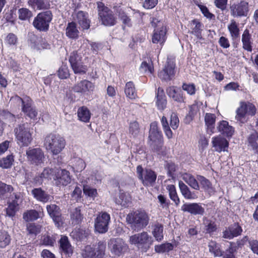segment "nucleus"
Here are the masks:
<instances>
[{"instance_id": "obj_12", "label": "nucleus", "mask_w": 258, "mask_h": 258, "mask_svg": "<svg viewBox=\"0 0 258 258\" xmlns=\"http://www.w3.org/2000/svg\"><path fill=\"white\" fill-rule=\"evenodd\" d=\"M27 160L32 165H39L43 163L45 159L44 154L40 148H29L26 152Z\"/></svg>"}, {"instance_id": "obj_9", "label": "nucleus", "mask_w": 258, "mask_h": 258, "mask_svg": "<svg viewBox=\"0 0 258 258\" xmlns=\"http://www.w3.org/2000/svg\"><path fill=\"white\" fill-rule=\"evenodd\" d=\"M97 5L98 15L102 23L105 26L114 25L115 24L116 21L112 12L101 2H98Z\"/></svg>"}, {"instance_id": "obj_45", "label": "nucleus", "mask_w": 258, "mask_h": 258, "mask_svg": "<svg viewBox=\"0 0 258 258\" xmlns=\"http://www.w3.org/2000/svg\"><path fill=\"white\" fill-rule=\"evenodd\" d=\"M152 234L157 241H161L163 239V225L159 223L155 224L153 226Z\"/></svg>"}, {"instance_id": "obj_32", "label": "nucleus", "mask_w": 258, "mask_h": 258, "mask_svg": "<svg viewBox=\"0 0 258 258\" xmlns=\"http://www.w3.org/2000/svg\"><path fill=\"white\" fill-rule=\"evenodd\" d=\"M178 185L181 193L185 199L194 200L198 198L196 194L194 191H190L189 188L182 181H179Z\"/></svg>"}, {"instance_id": "obj_43", "label": "nucleus", "mask_w": 258, "mask_h": 258, "mask_svg": "<svg viewBox=\"0 0 258 258\" xmlns=\"http://www.w3.org/2000/svg\"><path fill=\"white\" fill-rule=\"evenodd\" d=\"M197 179L201 183L202 187L206 191L209 193H213L214 192V188L213 187L211 182L204 176L198 175Z\"/></svg>"}, {"instance_id": "obj_39", "label": "nucleus", "mask_w": 258, "mask_h": 258, "mask_svg": "<svg viewBox=\"0 0 258 258\" xmlns=\"http://www.w3.org/2000/svg\"><path fill=\"white\" fill-rule=\"evenodd\" d=\"M124 93L126 96L131 99H135L137 97V92L133 82L130 81L126 83Z\"/></svg>"}, {"instance_id": "obj_40", "label": "nucleus", "mask_w": 258, "mask_h": 258, "mask_svg": "<svg viewBox=\"0 0 258 258\" xmlns=\"http://www.w3.org/2000/svg\"><path fill=\"white\" fill-rule=\"evenodd\" d=\"M71 220L73 224H80L83 218V215L81 213L80 208H76L73 209L70 214Z\"/></svg>"}, {"instance_id": "obj_52", "label": "nucleus", "mask_w": 258, "mask_h": 258, "mask_svg": "<svg viewBox=\"0 0 258 258\" xmlns=\"http://www.w3.org/2000/svg\"><path fill=\"white\" fill-rule=\"evenodd\" d=\"M173 246L170 243H165L160 245L155 246V251L157 253H163L172 250Z\"/></svg>"}, {"instance_id": "obj_25", "label": "nucleus", "mask_w": 258, "mask_h": 258, "mask_svg": "<svg viewBox=\"0 0 258 258\" xmlns=\"http://www.w3.org/2000/svg\"><path fill=\"white\" fill-rule=\"evenodd\" d=\"M242 231V228L237 224H234L223 232V237L227 239H232L240 235Z\"/></svg>"}, {"instance_id": "obj_31", "label": "nucleus", "mask_w": 258, "mask_h": 258, "mask_svg": "<svg viewBox=\"0 0 258 258\" xmlns=\"http://www.w3.org/2000/svg\"><path fill=\"white\" fill-rule=\"evenodd\" d=\"M242 48L249 52L252 51V40L251 35L248 29H245L241 36Z\"/></svg>"}, {"instance_id": "obj_37", "label": "nucleus", "mask_w": 258, "mask_h": 258, "mask_svg": "<svg viewBox=\"0 0 258 258\" xmlns=\"http://www.w3.org/2000/svg\"><path fill=\"white\" fill-rule=\"evenodd\" d=\"M66 34L67 36L71 39H76L79 36V31L78 30L75 22L69 23L66 28Z\"/></svg>"}, {"instance_id": "obj_17", "label": "nucleus", "mask_w": 258, "mask_h": 258, "mask_svg": "<svg viewBox=\"0 0 258 258\" xmlns=\"http://www.w3.org/2000/svg\"><path fill=\"white\" fill-rule=\"evenodd\" d=\"M46 209L55 225L57 228L61 227L64 223V218L62 216L59 207L55 204H51L46 206Z\"/></svg>"}, {"instance_id": "obj_36", "label": "nucleus", "mask_w": 258, "mask_h": 258, "mask_svg": "<svg viewBox=\"0 0 258 258\" xmlns=\"http://www.w3.org/2000/svg\"><path fill=\"white\" fill-rule=\"evenodd\" d=\"M13 187L0 181V200H5L9 198Z\"/></svg>"}, {"instance_id": "obj_2", "label": "nucleus", "mask_w": 258, "mask_h": 258, "mask_svg": "<svg viewBox=\"0 0 258 258\" xmlns=\"http://www.w3.org/2000/svg\"><path fill=\"white\" fill-rule=\"evenodd\" d=\"M256 112L255 105L249 102L242 101L236 110L235 119L240 125L245 123L249 119V116H254Z\"/></svg>"}, {"instance_id": "obj_54", "label": "nucleus", "mask_w": 258, "mask_h": 258, "mask_svg": "<svg viewBox=\"0 0 258 258\" xmlns=\"http://www.w3.org/2000/svg\"><path fill=\"white\" fill-rule=\"evenodd\" d=\"M14 161V157L11 155H8L6 157L0 159V166L3 168H10Z\"/></svg>"}, {"instance_id": "obj_44", "label": "nucleus", "mask_w": 258, "mask_h": 258, "mask_svg": "<svg viewBox=\"0 0 258 258\" xmlns=\"http://www.w3.org/2000/svg\"><path fill=\"white\" fill-rule=\"evenodd\" d=\"M39 217V212L35 210H27L23 214V218L26 222L35 221Z\"/></svg>"}, {"instance_id": "obj_46", "label": "nucleus", "mask_w": 258, "mask_h": 258, "mask_svg": "<svg viewBox=\"0 0 258 258\" xmlns=\"http://www.w3.org/2000/svg\"><path fill=\"white\" fill-rule=\"evenodd\" d=\"M59 243L60 248L65 253L70 254L72 253V246L67 236L62 237L59 240Z\"/></svg>"}, {"instance_id": "obj_61", "label": "nucleus", "mask_w": 258, "mask_h": 258, "mask_svg": "<svg viewBox=\"0 0 258 258\" xmlns=\"http://www.w3.org/2000/svg\"><path fill=\"white\" fill-rule=\"evenodd\" d=\"M27 229L30 234L36 235L40 232L41 226L34 223H31L28 225Z\"/></svg>"}, {"instance_id": "obj_26", "label": "nucleus", "mask_w": 258, "mask_h": 258, "mask_svg": "<svg viewBox=\"0 0 258 258\" xmlns=\"http://www.w3.org/2000/svg\"><path fill=\"white\" fill-rule=\"evenodd\" d=\"M31 193L37 201L45 203L50 201L51 197L41 188H35L32 189Z\"/></svg>"}, {"instance_id": "obj_6", "label": "nucleus", "mask_w": 258, "mask_h": 258, "mask_svg": "<svg viewBox=\"0 0 258 258\" xmlns=\"http://www.w3.org/2000/svg\"><path fill=\"white\" fill-rule=\"evenodd\" d=\"M83 56L81 50L74 51L70 54L69 60L75 74H84L87 71V66L82 61Z\"/></svg>"}, {"instance_id": "obj_24", "label": "nucleus", "mask_w": 258, "mask_h": 258, "mask_svg": "<svg viewBox=\"0 0 258 258\" xmlns=\"http://www.w3.org/2000/svg\"><path fill=\"white\" fill-rule=\"evenodd\" d=\"M166 29L163 25L160 28L155 29L152 36L153 43H160L162 45L166 39Z\"/></svg>"}, {"instance_id": "obj_64", "label": "nucleus", "mask_w": 258, "mask_h": 258, "mask_svg": "<svg viewBox=\"0 0 258 258\" xmlns=\"http://www.w3.org/2000/svg\"><path fill=\"white\" fill-rule=\"evenodd\" d=\"M198 7L200 8L201 12L207 18L212 19L215 18L214 15L210 13L208 9L204 5L202 4H198Z\"/></svg>"}, {"instance_id": "obj_60", "label": "nucleus", "mask_w": 258, "mask_h": 258, "mask_svg": "<svg viewBox=\"0 0 258 258\" xmlns=\"http://www.w3.org/2000/svg\"><path fill=\"white\" fill-rule=\"evenodd\" d=\"M165 166L167 169V173L169 176L173 178L174 177V172L177 169V166L172 162H166Z\"/></svg>"}, {"instance_id": "obj_55", "label": "nucleus", "mask_w": 258, "mask_h": 258, "mask_svg": "<svg viewBox=\"0 0 258 258\" xmlns=\"http://www.w3.org/2000/svg\"><path fill=\"white\" fill-rule=\"evenodd\" d=\"M161 122L166 136L168 139H171L172 137V132L169 126L167 118L165 116H163Z\"/></svg>"}, {"instance_id": "obj_23", "label": "nucleus", "mask_w": 258, "mask_h": 258, "mask_svg": "<svg viewBox=\"0 0 258 258\" xmlns=\"http://www.w3.org/2000/svg\"><path fill=\"white\" fill-rule=\"evenodd\" d=\"M212 143L215 151L219 153L227 151L229 145L228 141L220 136L213 138Z\"/></svg>"}, {"instance_id": "obj_21", "label": "nucleus", "mask_w": 258, "mask_h": 258, "mask_svg": "<svg viewBox=\"0 0 258 258\" xmlns=\"http://www.w3.org/2000/svg\"><path fill=\"white\" fill-rule=\"evenodd\" d=\"M166 91L168 97L174 101L180 103L184 102L185 98L180 88L174 86H169Z\"/></svg>"}, {"instance_id": "obj_59", "label": "nucleus", "mask_w": 258, "mask_h": 258, "mask_svg": "<svg viewBox=\"0 0 258 258\" xmlns=\"http://www.w3.org/2000/svg\"><path fill=\"white\" fill-rule=\"evenodd\" d=\"M18 204L16 203L15 201L10 203L8 207L6 208V214L9 217H14L17 212V208Z\"/></svg>"}, {"instance_id": "obj_7", "label": "nucleus", "mask_w": 258, "mask_h": 258, "mask_svg": "<svg viewBox=\"0 0 258 258\" xmlns=\"http://www.w3.org/2000/svg\"><path fill=\"white\" fill-rule=\"evenodd\" d=\"M52 19V14L50 11H46L39 13L35 17L33 25L34 27L40 31H47L49 27V24Z\"/></svg>"}, {"instance_id": "obj_3", "label": "nucleus", "mask_w": 258, "mask_h": 258, "mask_svg": "<svg viewBox=\"0 0 258 258\" xmlns=\"http://www.w3.org/2000/svg\"><path fill=\"white\" fill-rule=\"evenodd\" d=\"M44 145L53 155H57L64 148L66 141L59 135L50 134L45 137Z\"/></svg>"}, {"instance_id": "obj_34", "label": "nucleus", "mask_w": 258, "mask_h": 258, "mask_svg": "<svg viewBox=\"0 0 258 258\" xmlns=\"http://www.w3.org/2000/svg\"><path fill=\"white\" fill-rule=\"evenodd\" d=\"M131 201L132 197L128 193L120 192L118 198L115 199V202L122 208H126L131 203Z\"/></svg>"}, {"instance_id": "obj_63", "label": "nucleus", "mask_w": 258, "mask_h": 258, "mask_svg": "<svg viewBox=\"0 0 258 258\" xmlns=\"http://www.w3.org/2000/svg\"><path fill=\"white\" fill-rule=\"evenodd\" d=\"M182 88L190 95H194L196 93V86L194 84L183 83Z\"/></svg>"}, {"instance_id": "obj_18", "label": "nucleus", "mask_w": 258, "mask_h": 258, "mask_svg": "<svg viewBox=\"0 0 258 258\" xmlns=\"http://www.w3.org/2000/svg\"><path fill=\"white\" fill-rule=\"evenodd\" d=\"M108 246L112 253L120 256L128 249L127 245L120 238H112L108 242Z\"/></svg>"}, {"instance_id": "obj_50", "label": "nucleus", "mask_w": 258, "mask_h": 258, "mask_svg": "<svg viewBox=\"0 0 258 258\" xmlns=\"http://www.w3.org/2000/svg\"><path fill=\"white\" fill-rule=\"evenodd\" d=\"M167 189L168 190L171 200L175 203L176 205H178L180 203V200L177 196L175 186L173 185H168L167 186Z\"/></svg>"}, {"instance_id": "obj_53", "label": "nucleus", "mask_w": 258, "mask_h": 258, "mask_svg": "<svg viewBox=\"0 0 258 258\" xmlns=\"http://www.w3.org/2000/svg\"><path fill=\"white\" fill-rule=\"evenodd\" d=\"M19 19L21 20H27L32 17V13L27 8H21L18 11Z\"/></svg>"}, {"instance_id": "obj_28", "label": "nucleus", "mask_w": 258, "mask_h": 258, "mask_svg": "<svg viewBox=\"0 0 258 258\" xmlns=\"http://www.w3.org/2000/svg\"><path fill=\"white\" fill-rule=\"evenodd\" d=\"M216 118V116L215 114L207 113L205 115V122L207 126V132L210 135L215 132Z\"/></svg>"}, {"instance_id": "obj_56", "label": "nucleus", "mask_w": 258, "mask_h": 258, "mask_svg": "<svg viewBox=\"0 0 258 258\" xmlns=\"http://www.w3.org/2000/svg\"><path fill=\"white\" fill-rule=\"evenodd\" d=\"M204 224L206 233L211 234L217 229L216 225L214 222L205 219L204 221Z\"/></svg>"}, {"instance_id": "obj_30", "label": "nucleus", "mask_w": 258, "mask_h": 258, "mask_svg": "<svg viewBox=\"0 0 258 258\" xmlns=\"http://www.w3.org/2000/svg\"><path fill=\"white\" fill-rule=\"evenodd\" d=\"M217 128L219 132L228 137H231L234 132V128L229 125L228 122L225 120L220 121Z\"/></svg>"}, {"instance_id": "obj_29", "label": "nucleus", "mask_w": 258, "mask_h": 258, "mask_svg": "<svg viewBox=\"0 0 258 258\" xmlns=\"http://www.w3.org/2000/svg\"><path fill=\"white\" fill-rule=\"evenodd\" d=\"M156 104L157 108L159 110H164L166 107L167 100L164 91L161 88H158L156 93Z\"/></svg>"}, {"instance_id": "obj_22", "label": "nucleus", "mask_w": 258, "mask_h": 258, "mask_svg": "<svg viewBox=\"0 0 258 258\" xmlns=\"http://www.w3.org/2000/svg\"><path fill=\"white\" fill-rule=\"evenodd\" d=\"M54 179L57 185L66 186L70 183L71 178L70 172L65 169H57Z\"/></svg>"}, {"instance_id": "obj_4", "label": "nucleus", "mask_w": 258, "mask_h": 258, "mask_svg": "<svg viewBox=\"0 0 258 258\" xmlns=\"http://www.w3.org/2000/svg\"><path fill=\"white\" fill-rule=\"evenodd\" d=\"M106 244L103 241H99L93 245H88L82 249V258H103L105 254Z\"/></svg>"}, {"instance_id": "obj_5", "label": "nucleus", "mask_w": 258, "mask_h": 258, "mask_svg": "<svg viewBox=\"0 0 258 258\" xmlns=\"http://www.w3.org/2000/svg\"><path fill=\"white\" fill-rule=\"evenodd\" d=\"M14 133L18 143L23 146H28L32 140L28 123L20 124L14 128Z\"/></svg>"}, {"instance_id": "obj_35", "label": "nucleus", "mask_w": 258, "mask_h": 258, "mask_svg": "<svg viewBox=\"0 0 258 258\" xmlns=\"http://www.w3.org/2000/svg\"><path fill=\"white\" fill-rule=\"evenodd\" d=\"M182 179L191 188L195 190H199L200 186L196 179L192 174L190 173H184L182 175Z\"/></svg>"}, {"instance_id": "obj_47", "label": "nucleus", "mask_w": 258, "mask_h": 258, "mask_svg": "<svg viewBox=\"0 0 258 258\" xmlns=\"http://www.w3.org/2000/svg\"><path fill=\"white\" fill-rule=\"evenodd\" d=\"M228 29L232 39H235L239 36V30L238 25L234 20H232L228 26Z\"/></svg>"}, {"instance_id": "obj_51", "label": "nucleus", "mask_w": 258, "mask_h": 258, "mask_svg": "<svg viewBox=\"0 0 258 258\" xmlns=\"http://www.w3.org/2000/svg\"><path fill=\"white\" fill-rule=\"evenodd\" d=\"M28 4L33 9L36 8L38 10L46 9L48 7V5L43 0H29Z\"/></svg>"}, {"instance_id": "obj_11", "label": "nucleus", "mask_w": 258, "mask_h": 258, "mask_svg": "<svg viewBox=\"0 0 258 258\" xmlns=\"http://www.w3.org/2000/svg\"><path fill=\"white\" fill-rule=\"evenodd\" d=\"M137 173L144 186H152L156 181L157 175L150 169L144 170L141 165H139L137 167Z\"/></svg>"}, {"instance_id": "obj_42", "label": "nucleus", "mask_w": 258, "mask_h": 258, "mask_svg": "<svg viewBox=\"0 0 258 258\" xmlns=\"http://www.w3.org/2000/svg\"><path fill=\"white\" fill-rule=\"evenodd\" d=\"M139 70L142 74H153L154 67L152 61L150 59H148V60L143 61L140 67Z\"/></svg>"}, {"instance_id": "obj_58", "label": "nucleus", "mask_w": 258, "mask_h": 258, "mask_svg": "<svg viewBox=\"0 0 258 258\" xmlns=\"http://www.w3.org/2000/svg\"><path fill=\"white\" fill-rule=\"evenodd\" d=\"M57 75L61 79H67L70 76L69 70L67 65H62L57 71Z\"/></svg>"}, {"instance_id": "obj_16", "label": "nucleus", "mask_w": 258, "mask_h": 258, "mask_svg": "<svg viewBox=\"0 0 258 258\" xmlns=\"http://www.w3.org/2000/svg\"><path fill=\"white\" fill-rule=\"evenodd\" d=\"M175 63L171 59H167L162 70L158 73V77L162 80L165 81L171 80L175 74Z\"/></svg>"}, {"instance_id": "obj_62", "label": "nucleus", "mask_w": 258, "mask_h": 258, "mask_svg": "<svg viewBox=\"0 0 258 258\" xmlns=\"http://www.w3.org/2000/svg\"><path fill=\"white\" fill-rule=\"evenodd\" d=\"M157 198L160 203V206L163 209L167 210L169 206V201L167 200L166 198L162 195H159Z\"/></svg>"}, {"instance_id": "obj_33", "label": "nucleus", "mask_w": 258, "mask_h": 258, "mask_svg": "<svg viewBox=\"0 0 258 258\" xmlns=\"http://www.w3.org/2000/svg\"><path fill=\"white\" fill-rule=\"evenodd\" d=\"M189 27L192 30L191 33L195 35L198 39H201V32L203 30V25L198 20H193L189 24Z\"/></svg>"}, {"instance_id": "obj_15", "label": "nucleus", "mask_w": 258, "mask_h": 258, "mask_svg": "<svg viewBox=\"0 0 258 258\" xmlns=\"http://www.w3.org/2000/svg\"><path fill=\"white\" fill-rule=\"evenodd\" d=\"M230 10L234 17H245L249 12L248 3L243 0L234 3L230 6Z\"/></svg>"}, {"instance_id": "obj_19", "label": "nucleus", "mask_w": 258, "mask_h": 258, "mask_svg": "<svg viewBox=\"0 0 258 258\" xmlns=\"http://www.w3.org/2000/svg\"><path fill=\"white\" fill-rule=\"evenodd\" d=\"M94 83L87 80H83L78 82L73 87L74 92L82 94H89L95 89Z\"/></svg>"}, {"instance_id": "obj_48", "label": "nucleus", "mask_w": 258, "mask_h": 258, "mask_svg": "<svg viewBox=\"0 0 258 258\" xmlns=\"http://www.w3.org/2000/svg\"><path fill=\"white\" fill-rule=\"evenodd\" d=\"M209 251L213 254L214 256L218 257L222 255L220 245L214 241H211L208 244Z\"/></svg>"}, {"instance_id": "obj_10", "label": "nucleus", "mask_w": 258, "mask_h": 258, "mask_svg": "<svg viewBox=\"0 0 258 258\" xmlns=\"http://www.w3.org/2000/svg\"><path fill=\"white\" fill-rule=\"evenodd\" d=\"M15 100L22 103V110L25 115L32 119H35L38 114L36 107L32 105V100L28 96L22 98L16 96Z\"/></svg>"}, {"instance_id": "obj_38", "label": "nucleus", "mask_w": 258, "mask_h": 258, "mask_svg": "<svg viewBox=\"0 0 258 258\" xmlns=\"http://www.w3.org/2000/svg\"><path fill=\"white\" fill-rule=\"evenodd\" d=\"M79 119L84 122L89 121L91 117V113L90 110L85 106L79 108L77 111Z\"/></svg>"}, {"instance_id": "obj_57", "label": "nucleus", "mask_w": 258, "mask_h": 258, "mask_svg": "<svg viewBox=\"0 0 258 258\" xmlns=\"http://www.w3.org/2000/svg\"><path fill=\"white\" fill-rule=\"evenodd\" d=\"M129 133L134 137H136L140 133L139 124L137 121L131 122L129 126Z\"/></svg>"}, {"instance_id": "obj_8", "label": "nucleus", "mask_w": 258, "mask_h": 258, "mask_svg": "<svg viewBox=\"0 0 258 258\" xmlns=\"http://www.w3.org/2000/svg\"><path fill=\"white\" fill-rule=\"evenodd\" d=\"M130 242L137 245L139 248L147 250L152 245L153 239L147 232L143 231L130 236Z\"/></svg>"}, {"instance_id": "obj_27", "label": "nucleus", "mask_w": 258, "mask_h": 258, "mask_svg": "<svg viewBox=\"0 0 258 258\" xmlns=\"http://www.w3.org/2000/svg\"><path fill=\"white\" fill-rule=\"evenodd\" d=\"M75 20L83 30L88 29L89 28L90 21L88 19L87 14L84 12L79 11L77 14L76 18Z\"/></svg>"}, {"instance_id": "obj_49", "label": "nucleus", "mask_w": 258, "mask_h": 258, "mask_svg": "<svg viewBox=\"0 0 258 258\" xmlns=\"http://www.w3.org/2000/svg\"><path fill=\"white\" fill-rule=\"evenodd\" d=\"M248 146L258 153V135L256 132L251 134L248 138Z\"/></svg>"}, {"instance_id": "obj_1", "label": "nucleus", "mask_w": 258, "mask_h": 258, "mask_svg": "<svg viewBox=\"0 0 258 258\" xmlns=\"http://www.w3.org/2000/svg\"><path fill=\"white\" fill-rule=\"evenodd\" d=\"M149 220V214L142 209L131 211L126 217V221L131 228L136 232L145 228L148 225Z\"/></svg>"}, {"instance_id": "obj_20", "label": "nucleus", "mask_w": 258, "mask_h": 258, "mask_svg": "<svg viewBox=\"0 0 258 258\" xmlns=\"http://www.w3.org/2000/svg\"><path fill=\"white\" fill-rule=\"evenodd\" d=\"M181 210L194 215H204L205 213V208L201 203H186L181 207Z\"/></svg>"}, {"instance_id": "obj_13", "label": "nucleus", "mask_w": 258, "mask_h": 258, "mask_svg": "<svg viewBox=\"0 0 258 258\" xmlns=\"http://www.w3.org/2000/svg\"><path fill=\"white\" fill-rule=\"evenodd\" d=\"M110 221V216L109 214L106 212L100 213L95 219V231L101 234L106 233L108 230Z\"/></svg>"}, {"instance_id": "obj_14", "label": "nucleus", "mask_w": 258, "mask_h": 258, "mask_svg": "<svg viewBox=\"0 0 258 258\" xmlns=\"http://www.w3.org/2000/svg\"><path fill=\"white\" fill-rule=\"evenodd\" d=\"M161 133L158 130L157 124L153 122L150 125L149 138L150 140V145L154 150L158 151L160 150L162 144L161 141Z\"/></svg>"}, {"instance_id": "obj_41", "label": "nucleus", "mask_w": 258, "mask_h": 258, "mask_svg": "<svg viewBox=\"0 0 258 258\" xmlns=\"http://www.w3.org/2000/svg\"><path fill=\"white\" fill-rule=\"evenodd\" d=\"M11 237L8 232L5 230H0V248H4L9 245Z\"/></svg>"}]
</instances>
